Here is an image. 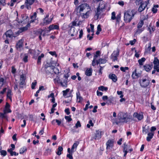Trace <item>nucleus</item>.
I'll return each mask as SVG.
<instances>
[{"instance_id":"f257e3e1","label":"nucleus","mask_w":159,"mask_h":159,"mask_svg":"<svg viewBox=\"0 0 159 159\" xmlns=\"http://www.w3.org/2000/svg\"><path fill=\"white\" fill-rule=\"evenodd\" d=\"M77 14L79 13L82 18H88L92 12L90 6L88 4L84 3L77 7L75 10Z\"/></svg>"},{"instance_id":"f03ea898","label":"nucleus","mask_w":159,"mask_h":159,"mask_svg":"<svg viewBox=\"0 0 159 159\" xmlns=\"http://www.w3.org/2000/svg\"><path fill=\"white\" fill-rule=\"evenodd\" d=\"M138 12L135 9H129L124 11V20L126 23H129Z\"/></svg>"},{"instance_id":"7ed1b4c3","label":"nucleus","mask_w":159,"mask_h":159,"mask_svg":"<svg viewBox=\"0 0 159 159\" xmlns=\"http://www.w3.org/2000/svg\"><path fill=\"white\" fill-rule=\"evenodd\" d=\"M105 7V5L104 4L102 7H100L99 5L97 8L96 11H95V14L94 16L96 20H97L99 18H101V14L104 11Z\"/></svg>"},{"instance_id":"20e7f679","label":"nucleus","mask_w":159,"mask_h":159,"mask_svg":"<svg viewBox=\"0 0 159 159\" xmlns=\"http://www.w3.org/2000/svg\"><path fill=\"white\" fill-rule=\"evenodd\" d=\"M119 119L122 122L127 123L128 121L127 119H129L128 117V115L127 113L125 112H120L119 113Z\"/></svg>"},{"instance_id":"39448f33","label":"nucleus","mask_w":159,"mask_h":159,"mask_svg":"<svg viewBox=\"0 0 159 159\" xmlns=\"http://www.w3.org/2000/svg\"><path fill=\"white\" fill-rule=\"evenodd\" d=\"M119 49L117 48L116 50L114 51L111 54L110 58L112 59V61L115 62L117 60V57L119 55Z\"/></svg>"},{"instance_id":"423d86ee","label":"nucleus","mask_w":159,"mask_h":159,"mask_svg":"<svg viewBox=\"0 0 159 159\" xmlns=\"http://www.w3.org/2000/svg\"><path fill=\"white\" fill-rule=\"evenodd\" d=\"M54 68V66L50 65L48 63L45 66V70L46 73L48 75L50 74H52L53 72V69Z\"/></svg>"},{"instance_id":"0eeeda50","label":"nucleus","mask_w":159,"mask_h":159,"mask_svg":"<svg viewBox=\"0 0 159 159\" xmlns=\"http://www.w3.org/2000/svg\"><path fill=\"white\" fill-rule=\"evenodd\" d=\"M139 84L141 87L146 88L150 84V80L146 79H143L139 81Z\"/></svg>"},{"instance_id":"6e6552de","label":"nucleus","mask_w":159,"mask_h":159,"mask_svg":"<svg viewBox=\"0 0 159 159\" xmlns=\"http://www.w3.org/2000/svg\"><path fill=\"white\" fill-rule=\"evenodd\" d=\"M35 2H37V0H25L24 4L26 8L28 10L31 9V5Z\"/></svg>"},{"instance_id":"1a4fd4ad","label":"nucleus","mask_w":159,"mask_h":159,"mask_svg":"<svg viewBox=\"0 0 159 159\" xmlns=\"http://www.w3.org/2000/svg\"><path fill=\"white\" fill-rule=\"evenodd\" d=\"M49 16V15L47 14L46 17L43 19V23L42 24L43 25H48L51 22L53 17H50V18H48Z\"/></svg>"},{"instance_id":"9d476101","label":"nucleus","mask_w":159,"mask_h":159,"mask_svg":"<svg viewBox=\"0 0 159 159\" xmlns=\"http://www.w3.org/2000/svg\"><path fill=\"white\" fill-rule=\"evenodd\" d=\"M102 132L99 130H96V133L95 134V135L94 137L91 138V140H93L94 139L95 140L99 139L101 138L102 136Z\"/></svg>"},{"instance_id":"9b49d317","label":"nucleus","mask_w":159,"mask_h":159,"mask_svg":"<svg viewBox=\"0 0 159 159\" xmlns=\"http://www.w3.org/2000/svg\"><path fill=\"white\" fill-rule=\"evenodd\" d=\"M8 20V16L3 15H1L0 16V25L7 23Z\"/></svg>"},{"instance_id":"f8f14e48","label":"nucleus","mask_w":159,"mask_h":159,"mask_svg":"<svg viewBox=\"0 0 159 159\" xmlns=\"http://www.w3.org/2000/svg\"><path fill=\"white\" fill-rule=\"evenodd\" d=\"M146 7L147 9L146 11L147 12L148 8L147 7V5H145L144 2H142L140 4L137 11L140 13H141L145 9Z\"/></svg>"},{"instance_id":"ddd939ff","label":"nucleus","mask_w":159,"mask_h":159,"mask_svg":"<svg viewBox=\"0 0 159 159\" xmlns=\"http://www.w3.org/2000/svg\"><path fill=\"white\" fill-rule=\"evenodd\" d=\"M114 142V140L113 139H109L108 140L106 143L107 146L106 149L107 150L110 149L112 148L113 146Z\"/></svg>"},{"instance_id":"4468645a","label":"nucleus","mask_w":159,"mask_h":159,"mask_svg":"<svg viewBox=\"0 0 159 159\" xmlns=\"http://www.w3.org/2000/svg\"><path fill=\"white\" fill-rule=\"evenodd\" d=\"M133 116L134 117L137 118L139 121H140L143 118V115L142 113L139 114L137 112H134Z\"/></svg>"},{"instance_id":"2eb2a0df","label":"nucleus","mask_w":159,"mask_h":159,"mask_svg":"<svg viewBox=\"0 0 159 159\" xmlns=\"http://www.w3.org/2000/svg\"><path fill=\"white\" fill-rule=\"evenodd\" d=\"M101 54V52L99 51H98L96 52L95 54H94L93 56V60L92 62V65L93 66H95V60L97 59V58Z\"/></svg>"},{"instance_id":"dca6fc26","label":"nucleus","mask_w":159,"mask_h":159,"mask_svg":"<svg viewBox=\"0 0 159 159\" xmlns=\"http://www.w3.org/2000/svg\"><path fill=\"white\" fill-rule=\"evenodd\" d=\"M10 104L7 102L4 109L3 110V112L6 113H11V111L10 109Z\"/></svg>"},{"instance_id":"f3484780","label":"nucleus","mask_w":159,"mask_h":159,"mask_svg":"<svg viewBox=\"0 0 159 159\" xmlns=\"http://www.w3.org/2000/svg\"><path fill=\"white\" fill-rule=\"evenodd\" d=\"M141 75V73H137V69L136 68L133 72L131 76L133 79H135L138 78Z\"/></svg>"},{"instance_id":"a211bd4d","label":"nucleus","mask_w":159,"mask_h":159,"mask_svg":"<svg viewBox=\"0 0 159 159\" xmlns=\"http://www.w3.org/2000/svg\"><path fill=\"white\" fill-rule=\"evenodd\" d=\"M144 70L147 72H149L152 69L153 67V65L151 64H145L143 66Z\"/></svg>"},{"instance_id":"6ab92c4d","label":"nucleus","mask_w":159,"mask_h":159,"mask_svg":"<svg viewBox=\"0 0 159 159\" xmlns=\"http://www.w3.org/2000/svg\"><path fill=\"white\" fill-rule=\"evenodd\" d=\"M4 34L7 38H11L13 36V33L11 30H9L7 31Z\"/></svg>"},{"instance_id":"aec40b11","label":"nucleus","mask_w":159,"mask_h":159,"mask_svg":"<svg viewBox=\"0 0 159 159\" xmlns=\"http://www.w3.org/2000/svg\"><path fill=\"white\" fill-rule=\"evenodd\" d=\"M67 152L69 153L67 154L66 156L69 159H73V158L72 155L74 152L71 151L70 148H68L67 149Z\"/></svg>"},{"instance_id":"412c9836","label":"nucleus","mask_w":159,"mask_h":159,"mask_svg":"<svg viewBox=\"0 0 159 159\" xmlns=\"http://www.w3.org/2000/svg\"><path fill=\"white\" fill-rule=\"evenodd\" d=\"M109 79L112 80L114 82H115L117 81V77L114 74H110L109 75Z\"/></svg>"},{"instance_id":"4be33fe9","label":"nucleus","mask_w":159,"mask_h":159,"mask_svg":"<svg viewBox=\"0 0 159 159\" xmlns=\"http://www.w3.org/2000/svg\"><path fill=\"white\" fill-rule=\"evenodd\" d=\"M154 133L149 132L148 134V136L147 137L146 140L148 142H149L151 141L154 136Z\"/></svg>"},{"instance_id":"5701e85b","label":"nucleus","mask_w":159,"mask_h":159,"mask_svg":"<svg viewBox=\"0 0 159 159\" xmlns=\"http://www.w3.org/2000/svg\"><path fill=\"white\" fill-rule=\"evenodd\" d=\"M48 29L49 31H50L53 30H58L59 29V27L57 25H54L52 24L49 26Z\"/></svg>"},{"instance_id":"b1692460","label":"nucleus","mask_w":159,"mask_h":159,"mask_svg":"<svg viewBox=\"0 0 159 159\" xmlns=\"http://www.w3.org/2000/svg\"><path fill=\"white\" fill-rule=\"evenodd\" d=\"M21 17L22 20L18 21V23L19 24L22 23L23 21H24L25 20L27 19L28 18V20H29V18L28 16L26 14H22L21 15Z\"/></svg>"},{"instance_id":"393cba45","label":"nucleus","mask_w":159,"mask_h":159,"mask_svg":"<svg viewBox=\"0 0 159 159\" xmlns=\"http://www.w3.org/2000/svg\"><path fill=\"white\" fill-rule=\"evenodd\" d=\"M24 45L23 40L21 39L19 40V42L16 43V48L17 49L23 47Z\"/></svg>"},{"instance_id":"a878e982","label":"nucleus","mask_w":159,"mask_h":159,"mask_svg":"<svg viewBox=\"0 0 159 159\" xmlns=\"http://www.w3.org/2000/svg\"><path fill=\"white\" fill-rule=\"evenodd\" d=\"M7 113L3 112H0V117L2 119H5L8 121V116L6 114Z\"/></svg>"},{"instance_id":"bb28decb","label":"nucleus","mask_w":159,"mask_h":159,"mask_svg":"<svg viewBox=\"0 0 159 159\" xmlns=\"http://www.w3.org/2000/svg\"><path fill=\"white\" fill-rule=\"evenodd\" d=\"M68 82V79L65 78L63 81H61L60 82V84L62 87H67Z\"/></svg>"},{"instance_id":"cd10ccee","label":"nucleus","mask_w":159,"mask_h":159,"mask_svg":"<svg viewBox=\"0 0 159 159\" xmlns=\"http://www.w3.org/2000/svg\"><path fill=\"white\" fill-rule=\"evenodd\" d=\"M76 95L77 100H79L78 102L79 103L80 102L82 101L83 98L80 96V94L79 91H78L77 93H76Z\"/></svg>"},{"instance_id":"c85d7f7f","label":"nucleus","mask_w":159,"mask_h":159,"mask_svg":"<svg viewBox=\"0 0 159 159\" xmlns=\"http://www.w3.org/2000/svg\"><path fill=\"white\" fill-rule=\"evenodd\" d=\"M92 71L93 70L92 68H88L86 70L85 74L87 76H90L92 75Z\"/></svg>"},{"instance_id":"c756f323","label":"nucleus","mask_w":159,"mask_h":159,"mask_svg":"<svg viewBox=\"0 0 159 159\" xmlns=\"http://www.w3.org/2000/svg\"><path fill=\"white\" fill-rule=\"evenodd\" d=\"M149 126H147L146 125L143 127L142 132L143 133H145V134L148 133L149 132Z\"/></svg>"},{"instance_id":"7c9ffc66","label":"nucleus","mask_w":159,"mask_h":159,"mask_svg":"<svg viewBox=\"0 0 159 159\" xmlns=\"http://www.w3.org/2000/svg\"><path fill=\"white\" fill-rule=\"evenodd\" d=\"M148 30L149 31L150 34H151L155 30V28L154 26L151 27V24H150L148 28Z\"/></svg>"},{"instance_id":"2f4dec72","label":"nucleus","mask_w":159,"mask_h":159,"mask_svg":"<svg viewBox=\"0 0 159 159\" xmlns=\"http://www.w3.org/2000/svg\"><path fill=\"white\" fill-rule=\"evenodd\" d=\"M79 144V142L76 141L75 142L72 146L71 149L70 150L71 151L74 152V149L75 148H76Z\"/></svg>"},{"instance_id":"473e14b6","label":"nucleus","mask_w":159,"mask_h":159,"mask_svg":"<svg viewBox=\"0 0 159 159\" xmlns=\"http://www.w3.org/2000/svg\"><path fill=\"white\" fill-rule=\"evenodd\" d=\"M30 23H28V24L25 26L21 27L20 28V29L21 30H22L23 32L27 30L28 28L30 27Z\"/></svg>"},{"instance_id":"72a5a7b5","label":"nucleus","mask_w":159,"mask_h":159,"mask_svg":"<svg viewBox=\"0 0 159 159\" xmlns=\"http://www.w3.org/2000/svg\"><path fill=\"white\" fill-rule=\"evenodd\" d=\"M44 55L43 53H42L40 56L38 57L37 61V63L38 64H40L41 62V59L44 57Z\"/></svg>"},{"instance_id":"f704fd0d","label":"nucleus","mask_w":159,"mask_h":159,"mask_svg":"<svg viewBox=\"0 0 159 159\" xmlns=\"http://www.w3.org/2000/svg\"><path fill=\"white\" fill-rule=\"evenodd\" d=\"M145 60L146 59L144 57H142L141 59H139L138 60V62L140 66H142L143 65V63L145 61Z\"/></svg>"},{"instance_id":"c9c22d12","label":"nucleus","mask_w":159,"mask_h":159,"mask_svg":"<svg viewBox=\"0 0 159 159\" xmlns=\"http://www.w3.org/2000/svg\"><path fill=\"white\" fill-rule=\"evenodd\" d=\"M57 149V151L56 152V153L58 155H60L61 154V152L62 151L63 148L62 147L59 146Z\"/></svg>"},{"instance_id":"e433bc0d","label":"nucleus","mask_w":159,"mask_h":159,"mask_svg":"<svg viewBox=\"0 0 159 159\" xmlns=\"http://www.w3.org/2000/svg\"><path fill=\"white\" fill-rule=\"evenodd\" d=\"M98 89L102 91H106L108 90V88L107 87H105L103 86H101L98 87Z\"/></svg>"},{"instance_id":"4c0bfd02","label":"nucleus","mask_w":159,"mask_h":159,"mask_svg":"<svg viewBox=\"0 0 159 159\" xmlns=\"http://www.w3.org/2000/svg\"><path fill=\"white\" fill-rule=\"evenodd\" d=\"M54 83L55 84L56 83H60V77L58 76H57L55 79L53 80Z\"/></svg>"},{"instance_id":"58836bf2","label":"nucleus","mask_w":159,"mask_h":159,"mask_svg":"<svg viewBox=\"0 0 159 159\" xmlns=\"http://www.w3.org/2000/svg\"><path fill=\"white\" fill-rule=\"evenodd\" d=\"M144 22L143 20H140L137 25V28L138 29L141 28Z\"/></svg>"},{"instance_id":"ea45409f","label":"nucleus","mask_w":159,"mask_h":159,"mask_svg":"<svg viewBox=\"0 0 159 159\" xmlns=\"http://www.w3.org/2000/svg\"><path fill=\"white\" fill-rule=\"evenodd\" d=\"M7 97L10 99H11V90L9 89L7 93Z\"/></svg>"},{"instance_id":"a19ab883","label":"nucleus","mask_w":159,"mask_h":159,"mask_svg":"<svg viewBox=\"0 0 159 159\" xmlns=\"http://www.w3.org/2000/svg\"><path fill=\"white\" fill-rule=\"evenodd\" d=\"M27 150V149L25 147H24L20 149V151H19L20 153V154H22L25 152Z\"/></svg>"},{"instance_id":"79ce46f5","label":"nucleus","mask_w":159,"mask_h":159,"mask_svg":"<svg viewBox=\"0 0 159 159\" xmlns=\"http://www.w3.org/2000/svg\"><path fill=\"white\" fill-rule=\"evenodd\" d=\"M53 69V72L56 74L58 75L60 73V70L57 67L54 66V68Z\"/></svg>"},{"instance_id":"37998d69","label":"nucleus","mask_w":159,"mask_h":159,"mask_svg":"<svg viewBox=\"0 0 159 159\" xmlns=\"http://www.w3.org/2000/svg\"><path fill=\"white\" fill-rule=\"evenodd\" d=\"M113 101V97H110L109 98H108L107 100V101L106 102L107 104L108 105L110 104L112 102V101Z\"/></svg>"},{"instance_id":"c03bdc74","label":"nucleus","mask_w":159,"mask_h":159,"mask_svg":"<svg viewBox=\"0 0 159 159\" xmlns=\"http://www.w3.org/2000/svg\"><path fill=\"white\" fill-rule=\"evenodd\" d=\"M37 17V13L36 12L34 13L33 15L30 16V18L31 19L38 20V18H36Z\"/></svg>"},{"instance_id":"a18cd8bd","label":"nucleus","mask_w":159,"mask_h":159,"mask_svg":"<svg viewBox=\"0 0 159 159\" xmlns=\"http://www.w3.org/2000/svg\"><path fill=\"white\" fill-rule=\"evenodd\" d=\"M71 117V115H70L68 116H65V119L66 120L67 122H70L72 120V119Z\"/></svg>"},{"instance_id":"49530a36","label":"nucleus","mask_w":159,"mask_h":159,"mask_svg":"<svg viewBox=\"0 0 159 159\" xmlns=\"http://www.w3.org/2000/svg\"><path fill=\"white\" fill-rule=\"evenodd\" d=\"M70 89H67L65 90H63L62 91L63 93V96L64 97L67 95V93L69 92Z\"/></svg>"},{"instance_id":"de8ad7c7","label":"nucleus","mask_w":159,"mask_h":159,"mask_svg":"<svg viewBox=\"0 0 159 159\" xmlns=\"http://www.w3.org/2000/svg\"><path fill=\"white\" fill-rule=\"evenodd\" d=\"M144 30L143 28H138V29L136 30L135 33L136 34H140Z\"/></svg>"},{"instance_id":"09e8293b","label":"nucleus","mask_w":159,"mask_h":159,"mask_svg":"<svg viewBox=\"0 0 159 159\" xmlns=\"http://www.w3.org/2000/svg\"><path fill=\"white\" fill-rule=\"evenodd\" d=\"M43 31V30L42 29H39L37 31L36 34L37 35H42Z\"/></svg>"},{"instance_id":"8fccbe9b","label":"nucleus","mask_w":159,"mask_h":159,"mask_svg":"<svg viewBox=\"0 0 159 159\" xmlns=\"http://www.w3.org/2000/svg\"><path fill=\"white\" fill-rule=\"evenodd\" d=\"M153 63L154 65L159 64V60L157 57H155Z\"/></svg>"},{"instance_id":"3c124183","label":"nucleus","mask_w":159,"mask_h":159,"mask_svg":"<svg viewBox=\"0 0 159 159\" xmlns=\"http://www.w3.org/2000/svg\"><path fill=\"white\" fill-rule=\"evenodd\" d=\"M153 69L156 70L157 72H159V64L154 65L153 66Z\"/></svg>"},{"instance_id":"603ef678","label":"nucleus","mask_w":159,"mask_h":159,"mask_svg":"<svg viewBox=\"0 0 159 159\" xmlns=\"http://www.w3.org/2000/svg\"><path fill=\"white\" fill-rule=\"evenodd\" d=\"M28 56L27 54H25V57L23 59V61L25 62H27L28 61Z\"/></svg>"},{"instance_id":"864d4df0","label":"nucleus","mask_w":159,"mask_h":159,"mask_svg":"<svg viewBox=\"0 0 159 159\" xmlns=\"http://www.w3.org/2000/svg\"><path fill=\"white\" fill-rule=\"evenodd\" d=\"M25 75L22 74L20 75V81H25Z\"/></svg>"},{"instance_id":"5fc2aeb1","label":"nucleus","mask_w":159,"mask_h":159,"mask_svg":"<svg viewBox=\"0 0 159 159\" xmlns=\"http://www.w3.org/2000/svg\"><path fill=\"white\" fill-rule=\"evenodd\" d=\"M19 84L20 88H23V86L25 85V81H20Z\"/></svg>"},{"instance_id":"6e6d98bb","label":"nucleus","mask_w":159,"mask_h":159,"mask_svg":"<svg viewBox=\"0 0 159 159\" xmlns=\"http://www.w3.org/2000/svg\"><path fill=\"white\" fill-rule=\"evenodd\" d=\"M121 16V14L120 13H119L118 15H117L116 16V22H118L119 21L120 19Z\"/></svg>"},{"instance_id":"4d7b16f0","label":"nucleus","mask_w":159,"mask_h":159,"mask_svg":"<svg viewBox=\"0 0 159 159\" xmlns=\"http://www.w3.org/2000/svg\"><path fill=\"white\" fill-rule=\"evenodd\" d=\"M129 69V67H121L120 68V70L121 71H122L123 72H125L126 70H128Z\"/></svg>"},{"instance_id":"13d9d810","label":"nucleus","mask_w":159,"mask_h":159,"mask_svg":"<svg viewBox=\"0 0 159 159\" xmlns=\"http://www.w3.org/2000/svg\"><path fill=\"white\" fill-rule=\"evenodd\" d=\"M34 22H35L36 24H38L39 23L38 20L35 19H31L30 21V22L28 23H30V25L31 23Z\"/></svg>"},{"instance_id":"bf43d9fd","label":"nucleus","mask_w":159,"mask_h":159,"mask_svg":"<svg viewBox=\"0 0 159 159\" xmlns=\"http://www.w3.org/2000/svg\"><path fill=\"white\" fill-rule=\"evenodd\" d=\"M81 127V124L80 121H77V123L76 124L75 126H74V127H76V128H78V127Z\"/></svg>"},{"instance_id":"052dcab7","label":"nucleus","mask_w":159,"mask_h":159,"mask_svg":"<svg viewBox=\"0 0 159 159\" xmlns=\"http://www.w3.org/2000/svg\"><path fill=\"white\" fill-rule=\"evenodd\" d=\"M99 61H100V64H104L107 61V60L106 59L102 58L99 59Z\"/></svg>"},{"instance_id":"680f3d73","label":"nucleus","mask_w":159,"mask_h":159,"mask_svg":"<svg viewBox=\"0 0 159 159\" xmlns=\"http://www.w3.org/2000/svg\"><path fill=\"white\" fill-rule=\"evenodd\" d=\"M37 82L35 80L34 82H33L31 84V88L32 89H35V86L36 85Z\"/></svg>"},{"instance_id":"e2e57ef3","label":"nucleus","mask_w":159,"mask_h":159,"mask_svg":"<svg viewBox=\"0 0 159 159\" xmlns=\"http://www.w3.org/2000/svg\"><path fill=\"white\" fill-rule=\"evenodd\" d=\"M52 151L51 149L48 148L46 150L45 153L48 155V154H50Z\"/></svg>"},{"instance_id":"0e129e2a","label":"nucleus","mask_w":159,"mask_h":159,"mask_svg":"<svg viewBox=\"0 0 159 159\" xmlns=\"http://www.w3.org/2000/svg\"><path fill=\"white\" fill-rule=\"evenodd\" d=\"M116 14L115 12H112L111 13V19L112 20H114L116 19Z\"/></svg>"},{"instance_id":"69168bd1","label":"nucleus","mask_w":159,"mask_h":159,"mask_svg":"<svg viewBox=\"0 0 159 159\" xmlns=\"http://www.w3.org/2000/svg\"><path fill=\"white\" fill-rule=\"evenodd\" d=\"M123 151H127V148L128 145L127 144H126V143H125L124 144H123Z\"/></svg>"},{"instance_id":"338daca9","label":"nucleus","mask_w":159,"mask_h":159,"mask_svg":"<svg viewBox=\"0 0 159 159\" xmlns=\"http://www.w3.org/2000/svg\"><path fill=\"white\" fill-rule=\"evenodd\" d=\"M1 155L3 156H5L7 154V152L5 150H1Z\"/></svg>"},{"instance_id":"774afa93","label":"nucleus","mask_w":159,"mask_h":159,"mask_svg":"<svg viewBox=\"0 0 159 159\" xmlns=\"http://www.w3.org/2000/svg\"><path fill=\"white\" fill-rule=\"evenodd\" d=\"M49 53L52 56H55L56 57L57 56V54L55 51H50Z\"/></svg>"}]
</instances>
